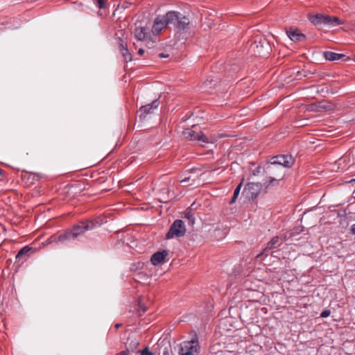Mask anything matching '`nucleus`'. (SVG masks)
I'll use <instances>...</instances> for the list:
<instances>
[{"instance_id": "obj_1", "label": "nucleus", "mask_w": 355, "mask_h": 355, "mask_svg": "<svg viewBox=\"0 0 355 355\" xmlns=\"http://www.w3.org/2000/svg\"><path fill=\"white\" fill-rule=\"evenodd\" d=\"M99 225L100 223L96 220H81L74 225L71 229L60 234L57 237H51V239L56 242H64L66 241L73 240L84 234L86 231L93 230Z\"/></svg>"}, {"instance_id": "obj_2", "label": "nucleus", "mask_w": 355, "mask_h": 355, "mask_svg": "<svg viewBox=\"0 0 355 355\" xmlns=\"http://www.w3.org/2000/svg\"><path fill=\"white\" fill-rule=\"evenodd\" d=\"M168 26H172L178 32L186 31L189 28L190 20L188 17L178 11H168L166 12Z\"/></svg>"}, {"instance_id": "obj_3", "label": "nucleus", "mask_w": 355, "mask_h": 355, "mask_svg": "<svg viewBox=\"0 0 355 355\" xmlns=\"http://www.w3.org/2000/svg\"><path fill=\"white\" fill-rule=\"evenodd\" d=\"M263 173L268 178L269 182L266 184L268 187L270 184H272L274 182H278L282 180L285 175V171L283 168L273 163L271 160L266 162L263 166Z\"/></svg>"}, {"instance_id": "obj_4", "label": "nucleus", "mask_w": 355, "mask_h": 355, "mask_svg": "<svg viewBox=\"0 0 355 355\" xmlns=\"http://www.w3.org/2000/svg\"><path fill=\"white\" fill-rule=\"evenodd\" d=\"M309 19L315 26L326 24L336 26L343 24V22L337 17H331L323 14L309 15Z\"/></svg>"}, {"instance_id": "obj_5", "label": "nucleus", "mask_w": 355, "mask_h": 355, "mask_svg": "<svg viewBox=\"0 0 355 355\" xmlns=\"http://www.w3.org/2000/svg\"><path fill=\"white\" fill-rule=\"evenodd\" d=\"M200 347L198 338L196 334L191 340L184 341L180 343V355H198Z\"/></svg>"}, {"instance_id": "obj_6", "label": "nucleus", "mask_w": 355, "mask_h": 355, "mask_svg": "<svg viewBox=\"0 0 355 355\" xmlns=\"http://www.w3.org/2000/svg\"><path fill=\"white\" fill-rule=\"evenodd\" d=\"M186 231L184 222L180 219H177L171 225L169 230L166 234V239H171L175 237H182L184 236Z\"/></svg>"}, {"instance_id": "obj_7", "label": "nucleus", "mask_w": 355, "mask_h": 355, "mask_svg": "<svg viewBox=\"0 0 355 355\" xmlns=\"http://www.w3.org/2000/svg\"><path fill=\"white\" fill-rule=\"evenodd\" d=\"M182 134L184 138L190 141H198L205 144L209 142V139L196 126L185 129Z\"/></svg>"}, {"instance_id": "obj_8", "label": "nucleus", "mask_w": 355, "mask_h": 355, "mask_svg": "<svg viewBox=\"0 0 355 355\" xmlns=\"http://www.w3.org/2000/svg\"><path fill=\"white\" fill-rule=\"evenodd\" d=\"M270 160L277 165H279L282 168H291L295 164V159L291 155H277L272 157Z\"/></svg>"}, {"instance_id": "obj_9", "label": "nucleus", "mask_w": 355, "mask_h": 355, "mask_svg": "<svg viewBox=\"0 0 355 355\" xmlns=\"http://www.w3.org/2000/svg\"><path fill=\"white\" fill-rule=\"evenodd\" d=\"M262 187V184L260 182H250L246 184L243 193L245 194L246 198L249 200H254L260 193Z\"/></svg>"}, {"instance_id": "obj_10", "label": "nucleus", "mask_w": 355, "mask_h": 355, "mask_svg": "<svg viewBox=\"0 0 355 355\" xmlns=\"http://www.w3.org/2000/svg\"><path fill=\"white\" fill-rule=\"evenodd\" d=\"M36 251V249L29 245L23 247L17 252L15 259L16 262L23 263Z\"/></svg>"}, {"instance_id": "obj_11", "label": "nucleus", "mask_w": 355, "mask_h": 355, "mask_svg": "<svg viewBox=\"0 0 355 355\" xmlns=\"http://www.w3.org/2000/svg\"><path fill=\"white\" fill-rule=\"evenodd\" d=\"M159 105V99L154 100L151 103L141 106L139 111V116L141 119H145L148 114H152L153 110L157 109Z\"/></svg>"}, {"instance_id": "obj_12", "label": "nucleus", "mask_w": 355, "mask_h": 355, "mask_svg": "<svg viewBox=\"0 0 355 355\" xmlns=\"http://www.w3.org/2000/svg\"><path fill=\"white\" fill-rule=\"evenodd\" d=\"M167 26H168V22L166 13L164 15H159L154 21L152 32L154 34H159L160 31Z\"/></svg>"}, {"instance_id": "obj_13", "label": "nucleus", "mask_w": 355, "mask_h": 355, "mask_svg": "<svg viewBox=\"0 0 355 355\" xmlns=\"http://www.w3.org/2000/svg\"><path fill=\"white\" fill-rule=\"evenodd\" d=\"M135 37L139 41L148 42L150 39V33L144 26L136 27L135 29Z\"/></svg>"}, {"instance_id": "obj_14", "label": "nucleus", "mask_w": 355, "mask_h": 355, "mask_svg": "<svg viewBox=\"0 0 355 355\" xmlns=\"http://www.w3.org/2000/svg\"><path fill=\"white\" fill-rule=\"evenodd\" d=\"M288 37L294 42H302L305 40L306 36L302 33L298 29L290 28L286 31Z\"/></svg>"}, {"instance_id": "obj_15", "label": "nucleus", "mask_w": 355, "mask_h": 355, "mask_svg": "<svg viewBox=\"0 0 355 355\" xmlns=\"http://www.w3.org/2000/svg\"><path fill=\"white\" fill-rule=\"evenodd\" d=\"M167 254L166 250L159 251L154 253L150 259L152 264L154 266L159 265L165 259Z\"/></svg>"}, {"instance_id": "obj_16", "label": "nucleus", "mask_w": 355, "mask_h": 355, "mask_svg": "<svg viewBox=\"0 0 355 355\" xmlns=\"http://www.w3.org/2000/svg\"><path fill=\"white\" fill-rule=\"evenodd\" d=\"M139 344V341L135 338L134 336H129L127 339L125 345L126 351L128 352H134L137 349L138 345Z\"/></svg>"}, {"instance_id": "obj_17", "label": "nucleus", "mask_w": 355, "mask_h": 355, "mask_svg": "<svg viewBox=\"0 0 355 355\" xmlns=\"http://www.w3.org/2000/svg\"><path fill=\"white\" fill-rule=\"evenodd\" d=\"M281 245V243L279 242V237L276 236H274L266 245L264 250L263 251V254L268 255V251L270 250L277 248Z\"/></svg>"}, {"instance_id": "obj_18", "label": "nucleus", "mask_w": 355, "mask_h": 355, "mask_svg": "<svg viewBox=\"0 0 355 355\" xmlns=\"http://www.w3.org/2000/svg\"><path fill=\"white\" fill-rule=\"evenodd\" d=\"M323 56L327 60L334 61L338 60L342 58L345 57L344 54L337 53L332 51H324Z\"/></svg>"}, {"instance_id": "obj_19", "label": "nucleus", "mask_w": 355, "mask_h": 355, "mask_svg": "<svg viewBox=\"0 0 355 355\" xmlns=\"http://www.w3.org/2000/svg\"><path fill=\"white\" fill-rule=\"evenodd\" d=\"M244 181V179L243 178L241 182L239 184V185L236 187L234 191L233 197L232 200H230V203L232 204L236 202V200L240 193L241 189L242 187L243 182Z\"/></svg>"}, {"instance_id": "obj_20", "label": "nucleus", "mask_w": 355, "mask_h": 355, "mask_svg": "<svg viewBox=\"0 0 355 355\" xmlns=\"http://www.w3.org/2000/svg\"><path fill=\"white\" fill-rule=\"evenodd\" d=\"M188 220V224L189 225H193L195 223V217L191 210H187L185 211V216Z\"/></svg>"}, {"instance_id": "obj_21", "label": "nucleus", "mask_w": 355, "mask_h": 355, "mask_svg": "<svg viewBox=\"0 0 355 355\" xmlns=\"http://www.w3.org/2000/svg\"><path fill=\"white\" fill-rule=\"evenodd\" d=\"M126 62L132 60V55L128 49L120 51Z\"/></svg>"}, {"instance_id": "obj_22", "label": "nucleus", "mask_w": 355, "mask_h": 355, "mask_svg": "<svg viewBox=\"0 0 355 355\" xmlns=\"http://www.w3.org/2000/svg\"><path fill=\"white\" fill-rule=\"evenodd\" d=\"M118 46L120 51H125L128 49L127 44L124 42V41L121 38H118Z\"/></svg>"}, {"instance_id": "obj_23", "label": "nucleus", "mask_w": 355, "mask_h": 355, "mask_svg": "<svg viewBox=\"0 0 355 355\" xmlns=\"http://www.w3.org/2000/svg\"><path fill=\"white\" fill-rule=\"evenodd\" d=\"M93 1L94 3L100 9L105 8L106 7V3L105 0H93Z\"/></svg>"}, {"instance_id": "obj_24", "label": "nucleus", "mask_w": 355, "mask_h": 355, "mask_svg": "<svg viewBox=\"0 0 355 355\" xmlns=\"http://www.w3.org/2000/svg\"><path fill=\"white\" fill-rule=\"evenodd\" d=\"M28 178H32L33 181H38L40 179V175L35 173H31L29 174Z\"/></svg>"}, {"instance_id": "obj_25", "label": "nucleus", "mask_w": 355, "mask_h": 355, "mask_svg": "<svg viewBox=\"0 0 355 355\" xmlns=\"http://www.w3.org/2000/svg\"><path fill=\"white\" fill-rule=\"evenodd\" d=\"M139 352L141 354V355H154L153 353L148 350V347H146L142 350H139Z\"/></svg>"}, {"instance_id": "obj_26", "label": "nucleus", "mask_w": 355, "mask_h": 355, "mask_svg": "<svg viewBox=\"0 0 355 355\" xmlns=\"http://www.w3.org/2000/svg\"><path fill=\"white\" fill-rule=\"evenodd\" d=\"M330 314H331V311L329 309H325V310L322 311V313H320V317L321 318H327Z\"/></svg>"}, {"instance_id": "obj_27", "label": "nucleus", "mask_w": 355, "mask_h": 355, "mask_svg": "<svg viewBox=\"0 0 355 355\" xmlns=\"http://www.w3.org/2000/svg\"><path fill=\"white\" fill-rule=\"evenodd\" d=\"M116 355H129V352L126 350L119 352Z\"/></svg>"}, {"instance_id": "obj_28", "label": "nucleus", "mask_w": 355, "mask_h": 355, "mask_svg": "<svg viewBox=\"0 0 355 355\" xmlns=\"http://www.w3.org/2000/svg\"><path fill=\"white\" fill-rule=\"evenodd\" d=\"M261 167L258 166L254 171V175H257V173H259L261 172Z\"/></svg>"}, {"instance_id": "obj_29", "label": "nucleus", "mask_w": 355, "mask_h": 355, "mask_svg": "<svg viewBox=\"0 0 355 355\" xmlns=\"http://www.w3.org/2000/svg\"><path fill=\"white\" fill-rule=\"evenodd\" d=\"M189 179H190V177L184 178V179H182L181 180V182L182 183H187V182H189Z\"/></svg>"}, {"instance_id": "obj_30", "label": "nucleus", "mask_w": 355, "mask_h": 355, "mask_svg": "<svg viewBox=\"0 0 355 355\" xmlns=\"http://www.w3.org/2000/svg\"><path fill=\"white\" fill-rule=\"evenodd\" d=\"M351 232L353 234H355V223L352 225Z\"/></svg>"}, {"instance_id": "obj_31", "label": "nucleus", "mask_w": 355, "mask_h": 355, "mask_svg": "<svg viewBox=\"0 0 355 355\" xmlns=\"http://www.w3.org/2000/svg\"><path fill=\"white\" fill-rule=\"evenodd\" d=\"M138 53L140 55H144V50L143 49H139V51H138Z\"/></svg>"}, {"instance_id": "obj_32", "label": "nucleus", "mask_w": 355, "mask_h": 355, "mask_svg": "<svg viewBox=\"0 0 355 355\" xmlns=\"http://www.w3.org/2000/svg\"><path fill=\"white\" fill-rule=\"evenodd\" d=\"M159 58H168V55H165L164 53H162L159 54Z\"/></svg>"}, {"instance_id": "obj_33", "label": "nucleus", "mask_w": 355, "mask_h": 355, "mask_svg": "<svg viewBox=\"0 0 355 355\" xmlns=\"http://www.w3.org/2000/svg\"><path fill=\"white\" fill-rule=\"evenodd\" d=\"M122 326V324L121 323H116L114 327L116 329H119V327H121Z\"/></svg>"}, {"instance_id": "obj_34", "label": "nucleus", "mask_w": 355, "mask_h": 355, "mask_svg": "<svg viewBox=\"0 0 355 355\" xmlns=\"http://www.w3.org/2000/svg\"><path fill=\"white\" fill-rule=\"evenodd\" d=\"M348 182H349V183H352V184H353L354 182H355V178H354V179H352V180H349Z\"/></svg>"}, {"instance_id": "obj_35", "label": "nucleus", "mask_w": 355, "mask_h": 355, "mask_svg": "<svg viewBox=\"0 0 355 355\" xmlns=\"http://www.w3.org/2000/svg\"><path fill=\"white\" fill-rule=\"evenodd\" d=\"M2 174V170L0 168V175Z\"/></svg>"}]
</instances>
